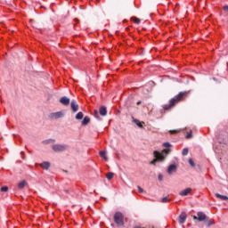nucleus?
<instances>
[{"label": "nucleus", "mask_w": 228, "mask_h": 228, "mask_svg": "<svg viewBox=\"0 0 228 228\" xmlns=\"http://www.w3.org/2000/svg\"><path fill=\"white\" fill-rule=\"evenodd\" d=\"M190 95V91H183L176 94L174 98L169 101V104L163 105V110L165 111H168V110H172L175 104H179V102H183L186 98Z\"/></svg>", "instance_id": "nucleus-1"}, {"label": "nucleus", "mask_w": 228, "mask_h": 228, "mask_svg": "<svg viewBox=\"0 0 228 228\" xmlns=\"http://www.w3.org/2000/svg\"><path fill=\"white\" fill-rule=\"evenodd\" d=\"M113 220L118 227H124V214L121 212H116L114 214Z\"/></svg>", "instance_id": "nucleus-2"}, {"label": "nucleus", "mask_w": 228, "mask_h": 228, "mask_svg": "<svg viewBox=\"0 0 228 228\" xmlns=\"http://www.w3.org/2000/svg\"><path fill=\"white\" fill-rule=\"evenodd\" d=\"M53 152H65L69 149L67 144H53L52 146Z\"/></svg>", "instance_id": "nucleus-3"}, {"label": "nucleus", "mask_w": 228, "mask_h": 228, "mask_svg": "<svg viewBox=\"0 0 228 228\" xmlns=\"http://www.w3.org/2000/svg\"><path fill=\"white\" fill-rule=\"evenodd\" d=\"M154 159L151 162V165H156L158 161H165V156H162L159 151H154Z\"/></svg>", "instance_id": "nucleus-4"}, {"label": "nucleus", "mask_w": 228, "mask_h": 228, "mask_svg": "<svg viewBox=\"0 0 228 228\" xmlns=\"http://www.w3.org/2000/svg\"><path fill=\"white\" fill-rule=\"evenodd\" d=\"M65 117V113L63 111L52 112L49 115V118L52 120H58V118H63Z\"/></svg>", "instance_id": "nucleus-5"}, {"label": "nucleus", "mask_w": 228, "mask_h": 228, "mask_svg": "<svg viewBox=\"0 0 228 228\" xmlns=\"http://www.w3.org/2000/svg\"><path fill=\"white\" fill-rule=\"evenodd\" d=\"M193 220H198L199 222H205L208 220V216L204 212H198L197 216H193Z\"/></svg>", "instance_id": "nucleus-6"}, {"label": "nucleus", "mask_w": 228, "mask_h": 228, "mask_svg": "<svg viewBox=\"0 0 228 228\" xmlns=\"http://www.w3.org/2000/svg\"><path fill=\"white\" fill-rule=\"evenodd\" d=\"M70 106H71V110L74 113H76L79 110V105L77 104V102H76V100L71 101Z\"/></svg>", "instance_id": "nucleus-7"}, {"label": "nucleus", "mask_w": 228, "mask_h": 228, "mask_svg": "<svg viewBox=\"0 0 228 228\" xmlns=\"http://www.w3.org/2000/svg\"><path fill=\"white\" fill-rule=\"evenodd\" d=\"M61 104H63V106H69L70 104V99H69L67 96H63L60 99Z\"/></svg>", "instance_id": "nucleus-8"}, {"label": "nucleus", "mask_w": 228, "mask_h": 228, "mask_svg": "<svg viewBox=\"0 0 228 228\" xmlns=\"http://www.w3.org/2000/svg\"><path fill=\"white\" fill-rule=\"evenodd\" d=\"M177 172V166L175 165H170L167 168V173L172 175V174Z\"/></svg>", "instance_id": "nucleus-9"}, {"label": "nucleus", "mask_w": 228, "mask_h": 228, "mask_svg": "<svg viewBox=\"0 0 228 228\" xmlns=\"http://www.w3.org/2000/svg\"><path fill=\"white\" fill-rule=\"evenodd\" d=\"M204 224L207 227H211V225H215V220L209 217H207V219L204 221Z\"/></svg>", "instance_id": "nucleus-10"}, {"label": "nucleus", "mask_w": 228, "mask_h": 228, "mask_svg": "<svg viewBox=\"0 0 228 228\" xmlns=\"http://www.w3.org/2000/svg\"><path fill=\"white\" fill-rule=\"evenodd\" d=\"M187 215L185 212L182 213L178 217L179 224H184L186 222Z\"/></svg>", "instance_id": "nucleus-11"}, {"label": "nucleus", "mask_w": 228, "mask_h": 228, "mask_svg": "<svg viewBox=\"0 0 228 228\" xmlns=\"http://www.w3.org/2000/svg\"><path fill=\"white\" fill-rule=\"evenodd\" d=\"M191 192V188H187L184 189L183 191L179 192V195H181V197H186V195L190 194Z\"/></svg>", "instance_id": "nucleus-12"}, {"label": "nucleus", "mask_w": 228, "mask_h": 228, "mask_svg": "<svg viewBox=\"0 0 228 228\" xmlns=\"http://www.w3.org/2000/svg\"><path fill=\"white\" fill-rule=\"evenodd\" d=\"M218 141L219 143H227V135L222 136V134H219Z\"/></svg>", "instance_id": "nucleus-13"}, {"label": "nucleus", "mask_w": 228, "mask_h": 228, "mask_svg": "<svg viewBox=\"0 0 228 228\" xmlns=\"http://www.w3.org/2000/svg\"><path fill=\"white\" fill-rule=\"evenodd\" d=\"M99 112L102 117H106V115L108 114V110H107L106 107H104V106L100 108Z\"/></svg>", "instance_id": "nucleus-14"}, {"label": "nucleus", "mask_w": 228, "mask_h": 228, "mask_svg": "<svg viewBox=\"0 0 228 228\" xmlns=\"http://www.w3.org/2000/svg\"><path fill=\"white\" fill-rule=\"evenodd\" d=\"M40 167L44 168V170H49L51 167V163L49 162H43L40 164Z\"/></svg>", "instance_id": "nucleus-15"}, {"label": "nucleus", "mask_w": 228, "mask_h": 228, "mask_svg": "<svg viewBox=\"0 0 228 228\" xmlns=\"http://www.w3.org/2000/svg\"><path fill=\"white\" fill-rule=\"evenodd\" d=\"M25 186H28V182H26V180H23L18 183V188L20 190H23Z\"/></svg>", "instance_id": "nucleus-16"}, {"label": "nucleus", "mask_w": 228, "mask_h": 228, "mask_svg": "<svg viewBox=\"0 0 228 228\" xmlns=\"http://www.w3.org/2000/svg\"><path fill=\"white\" fill-rule=\"evenodd\" d=\"M134 124L140 127L141 129H143V124H145V122H141L140 120L138 119H134Z\"/></svg>", "instance_id": "nucleus-17"}, {"label": "nucleus", "mask_w": 228, "mask_h": 228, "mask_svg": "<svg viewBox=\"0 0 228 228\" xmlns=\"http://www.w3.org/2000/svg\"><path fill=\"white\" fill-rule=\"evenodd\" d=\"M88 124H90V118L88 116H86L82 121V126H87Z\"/></svg>", "instance_id": "nucleus-18"}, {"label": "nucleus", "mask_w": 228, "mask_h": 228, "mask_svg": "<svg viewBox=\"0 0 228 228\" xmlns=\"http://www.w3.org/2000/svg\"><path fill=\"white\" fill-rule=\"evenodd\" d=\"M216 197H217V199H220L221 200H228L227 196L221 195L220 193H216Z\"/></svg>", "instance_id": "nucleus-19"}, {"label": "nucleus", "mask_w": 228, "mask_h": 228, "mask_svg": "<svg viewBox=\"0 0 228 228\" xmlns=\"http://www.w3.org/2000/svg\"><path fill=\"white\" fill-rule=\"evenodd\" d=\"M100 156H101V158H103V159L105 161H108V157L106 156V151H100Z\"/></svg>", "instance_id": "nucleus-20"}, {"label": "nucleus", "mask_w": 228, "mask_h": 228, "mask_svg": "<svg viewBox=\"0 0 228 228\" xmlns=\"http://www.w3.org/2000/svg\"><path fill=\"white\" fill-rule=\"evenodd\" d=\"M115 174H113L112 172L107 173L106 177L108 179V181H111V179L114 177Z\"/></svg>", "instance_id": "nucleus-21"}, {"label": "nucleus", "mask_w": 228, "mask_h": 228, "mask_svg": "<svg viewBox=\"0 0 228 228\" xmlns=\"http://www.w3.org/2000/svg\"><path fill=\"white\" fill-rule=\"evenodd\" d=\"M131 20H133V22H134V24H140V22H141L140 18H136V17H132Z\"/></svg>", "instance_id": "nucleus-22"}, {"label": "nucleus", "mask_w": 228, "mask_h": 228, "mask_svg": "<svg viewBox=\"0 0 228 228\" xmlns=\"http://www.w3.org/2000/svg\"><path fill=\"white\" fill-rule=\"evenodd\" d=\"M83 112H78L77 115H76V119L77 120H81L83 119Z\"/></svg>", "instance_id": "nucleus-23"}, {"label": "nucleus", "mask_w": 228, "mask_h": 228, "mask_svg": "<svg viewBox=\"0 0 228 228\" xmlns=\"http://www.w3.org/2000/svg\"><path fill=\"white\" fill-rule=\"evenodd\" d=\"M51 142H56V140H54V139L45 140V141H43V143L45 145H49V143H51Z\"/></svg>", "instance_id": "nucleus-24"}, {"label": "nucleus", "mask_w": 228, "mask_h": 228, "mask_svg": "<svg viewBox=\"0 0 228 228\" xmlns=\"http://www.w3.org/2000/svg\"><path fill=\"white\" fill-rule=\"evenodd\" d=\"M170 152H172V151L170 150V149H165V150H163L162 151V153H160L162 156H163V154H170Z\"/></svg>", "instance_id": "nucleus-25"}, {"label": "nucleus", "mask_w": 228, "mask_h": 228, "mask_svg": "<svg viewBox=\"0 0 228 228\" xmlns=\"http://www.w3.org/2000/svg\"><path fill=\"white\" fill-rule=\"evenodd\" d=\"M188 152H189L188 148H184L182 151V154L183 156H188Z\"/></svg>", "instance_id": "nucleus-26"}, {"label": "nucleus", "mask_w": 228, "mask_h": 228, "mask_svg": "<svg viewBox=\"0 0 228 228\" xmlns=\"http://www.w3.org/2000/svg\"><path fill=\"white\" fill-rule=\"evenodd\" d=\"M189 165H191V167H195V162L193 161L192 159H189Z\"/></svg>", "instance_id": "nucleus-27"}, {"label": "nucleus", "mask_w": 228, "mask_h": 228, "mask_svg": "<svg viewBox=\"0 0 228 228\" xmlns=\"http://www.w3.org/2000/svg\"><path fill=\"white\" fill-rule=\"evenodd\" d=\"M191 133H192V132L191 131L190 133H188V134H186L187 140H190V138H193V134H192Z\"/></svg>", "instance_id": "nucleus-28"}, {"label": "nucleus", "mask_w": 228, "mask_h": 228, "mask_svg": "<svg viewBox=\"0 0 228 228\" xmlns=\"http://www.w3.org/2000/svg\"><path fill=\"white\" fill-rule=\"evenodd\" d=\"M163 147H166L167 149H168V148L172 147V144H170V142H164Z\"/></svg>", "instance_id": "nucleus-29"}, {"label": "nucleus", "mask_w": 228, "mask_h": 228, "mask_svg": "<svg viewBox=\"0 0 228 228\" xmlns=\"http://www.w3.org/2000/svg\"><path fill=\"white\" fill-rule=\"evenodd\" d=\"M169 133L171 134H176V133H181V130H170Z\"/></svg>", "instance_id": "nucleus-30"}, {"label": "nucleus", "mask_w": 228, "mask_h": 228, "mask_svg": "<svg viewBox=\"0 0 228 228\" xmlns=\"http://www.w3.org/2000/svg\"><path fill=\"white\" fill-rule=\"evenodd\" d=\"M1 191H4V192H6V191H8V186H4V187H1Z\"/></svg>", "instance_id": "nucleus-31"}, {"label": "nucleus", "mask_w": 228, "mask_h": 228, "mask_svg": "<svg viewBox=\"0 0 228 228\" xmlns=\"http://www.w3.org/2000/svg\"><path fill=\"white\" fill-rule=\"evenodd\" d=\"M161 202L165 203V202H168V197H165L161 200Z\"/></svg>", "instance_id": "nucleus-32"}, {"label": "nucleus", "mask_w": 228, "mask_h": 228, "mask_svg": "<svg viewBox=\"0 0 228 228\" xmlns=\"http://www.w3.org/2000/svg\"><path fill=\"white\" fill-rule=\"evenodd\" d=\"M137 188H138L139 193H143L144 191L142 188H141L140 186H137Z\"/></svg>", "instance_id": "nucleus-33"}, {"label": "nucleus", "mask_w": 228, "mask_h": 228, "mask_svg": "<svg viewBox=\"0 0 228 228\" xmlns=\"http://www.w3.org/2000/svg\"><path fill=\"white\" fill-rule=\"evenodd\" d=\"M224 12H228V5L223 7Z\"/></svg>", "instance_id": "nucleus-34"}, {"label": "nucleus", "mask_w": 228, "mask_h": 228, "mask_svg": "<svg viewBox=\"0 0 228 228\" xmlns=\"http://www.w3.org/2000/svg\"><path fill=\"white\" fill-rule=\"evenodd\" d=\"M94 116H96V118H99V111H97V110H94Z\"/></svg>", "instance_id": "nucleus-35"}, {"label": "nucleus", "mask_w": 228, "mask_h": 228, "mask_svg": "<svg viewBox=\"0 0 228 228\" xmlns=\"http://www.w3.org/2000/svg\"><path fill=\"white\" fill-rule=\"evenodd\" d=\"M159 181H163V175H159Z\"/></svg>", "instance_id": "nucleus-36"}, {"label": "nucleus", "mask_w": 228, "mask_h": 228, "mask_svg": "<svg viewBox=\"0 0 228 228\" xmlns=\"http://www.w3.org/2000/svg\"><path fill=\"white\" fill-rule=\"evenodd\" d=\"M225 131L228 134V124L225 126Z\"/></svg>", "instance_id": "nucleus-37"}, {"label": "nucleus", "mask_w": 228, "mask_h": 228, "mask_svg": "<svg viewBox=\"0 0 228 228\" xmlns=\"http://www.w3.org/2000/svg\"><path fill=\"white\" fill-rule=\"evenodd\" d=\"M142 104V101L137 102V106H140Z\"/></svg>", "instance_id": "nucleus-38"}, {"label": "nucleus", "mask_w": 228, "mask_h": 228, "mask_svg": "<svg viewBox=\"0 0 228 228\" xmlns=\"http://www.w3.org/2000/svg\"><path fill=\"white\" fill-rule=\"evenodd\" d=\"M64 191H65V193H69V190H65Z\"/></svg>", "instance_id": "nucleus-39"}, {"label": "nucleus", "mask_w": 228, "mask_h": 228, "mask_svg": "<svg viewBox=\"0 0 228 228\" xmlns=\"http://www.w3.org/2000/svg\"><path fill=\"white\" fill-rule=\"evenodd\" d=\"M198 168H200V165H198Z\"/></svg>", "instance_id": "nucleus-40"}]
</instances>
